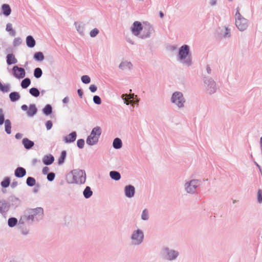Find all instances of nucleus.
Segmentation results:
<instances>
[{
  "label": "nucleus",
  "instance_id": "49",
  "mask_svg": "<svg viewBox=\"0 0 262 262\" xmlns=\"http://www.w3.org/2000/svg\"><path fill=\"white\" fill-rule=\"evenodd\" d=\"M99 31L97 28H94L90 31V35L91 37H96L99 33Z\"/></svg>",
  "mask_w": 262,
  "mask_h": 262
},
{
  "label": "nucleus",
  "instance_id": "41",
  "mask_svg": "<svg viewBox=\"0 0 262 262\" xmlns=\"http://www.w3.org/2000/svg\"><path fill=\"white\" fill-rule=\"evenodd\" d=\"M10 90V85L7 83L6 85H3L0 81V91L3 93H7Z\"/></svg>",
  "mask_w": 262,
  "mask_h": 262
},
{
  "label": "nucleus",
  "instance_id": "16",
  "mask_svg": "<svg viewBox=\"0 0 262 262\" xmlns=\"http://www.w3.org/2000/svg\"><path fill=\"white\" fill-rule=\"evenodd\" d=\"M37 112V108L35 104H31L29 105V108L27 111V115L29 117H33L36 114Z\"/></svg>",
  "mask_w": 262,
  "mask_h": 262
},
{
  "label": "nucleus",
  "instance_id": "50",
  "mask_svg": "<svg viewBox=\"0 0 262 262\" xmlns=\"http://www.w3.org/2000/svg\"><path fill=\"white\" fill-rule=\"evenodd\" d=\"M21 42V39L20 37H16L14 39L13 43L14 47H17L19 46Z\"/></svg>",
  "mask_w": 262,
  "mask_h": 262
},
{
  "label": "nucleus",
  "instance_id": "46",
  "mask_svg": "<svg viewBox=\"0 0 262 262\" xmlns=\"http://www.w3.org/2000/svg\"><path fill=\"white\" fill-rule=\"evenodd\" d=\"M141 219L143 221H147L149 219V212L147 209H144L141 214Z\"/></svg>",
  "mask_w": 262,
  "mask_h": 262
},
{
  "label": "nucleus",
  "instance_id": "22",
  "mask_svg": "<svg viewBox=\"0 0 262 262\" xmlns=\"http://www.w3.org/2000/svg\"><path fill=\"white\" fill-rule=\"evenodd\" d=\"M26 42L27 46L30 48L34 47L36 45V41L31 35H28L27 36Z\"/></svg>",
  "mask_w": 262,
  "mask_h": 262
},
{
  "label": "nucleus",
  "instance_id": "35",
  "mask_svg": "<svg viewBox=\"0 0 262 262\" xmlns=\"http://www.w3.org/2000/svg\"><path fill=\"white\" fill-rule=\"evenodd\" d=\"M5 123V129L7 134H10L11 133V122L9 119H6Z\"/></svg>",
  "mask_w": 262,
  "mask_h": 262
},
{
  "label": "nucleus",
  "instance_id": "2",
  "mask_svg": "<svg viewBox=\"0 0 262 262\" xmlns=\"http://www.w3.org/2000/svg\"><path fill=\"white\" fill-rule=\"evenodd\" d=\"M68 178L71 179L68 180L69 184H83L86 180V173L84 170L75 169L72 170L68 175Z\"/></svg>",
  "mask_w": 262,
  "mask_h": 262
},
{
  "label": "nucleus",
  "instance_id": "4",
  "mask_svg": "<svg viewBox=\"0 0 262 262\" xmlns=\"http://www.w3.org/2000/svg\"><path fill=\"white\" fill-rule=\"evenodd\" d=\"M202 77L204 86L206 93L210 95L214 94L217 89L215 81L212 77L207 76L205 74H203Z\"/></svg>",
  "mask_w": 262,
  "mask_h": 262
},
{
  "label": "nucleus",
  "instance_id": "18",
  "mask_svg": "<svg viewBox=\"0 0 262 262\" xmlns=\"http://www.w3.org/2000/svg\"><path fill=\"white\" fill-rule=\"evenodd\" d=\"M54 161V157L53 155L49 154L43 156L42 158V162L45 165H51Z\"/></svg>",
  "mask_w": 262,
  "mask_h": 262
},
{
  "label": "nucleus",
  "instance_id": "30",
  "mask_svg": "<svg viewBox=\"0 0 262 262\" xmlns=\"http://www.w3.org/2000/svg\"><path fill=\"white\" fill-rule=\"evenodd\" d=\"M110 177L112 179L115 181H119L121 179L120 173L115 170L111 171L110 172Z\"/></svg>",
  "mask_w": 262,
  "mask_h": 262
},
{
  "label": "nucleus",
  "instance_id": "17",
  "mask_svg": "<svg viewBox=\"0 0 262 262\" xmlns=\"http://www.w3.org/2000/svg\"><path fill=\"white\" fill-rule=\"evenodd\" d=\"M77 137V133L74 131L71 133L70 134L64 137V141L66 143H72L74 142Z\"/></svg>",
  "mask_w": 262,
  "mask_h": 262
},
{
  "label": "nucleus",
  "instance_id": "1",
  "mask_svg": "<svg viewBox=\"0 0 262 262\" xmlns=\"http://www.w3.org/2000/svg\"><path fill=\"white\" fill-rule=\"evenodd\" d=\"M177 60L180 63L187 67L192 64V56L190 50V47L187 45L182 46L179 49Z\"/></svg>",
  "mask_w": 262,
  "mask_h": 262
},
{
  "label": "nucleus",
  "instance_id": "52",
  "mask_svg": "<svg viewBox=\"0 0 262 262\" xmlns=\"http://www.w3.org/2000/svg\"><path fill=\"white\" fill-rule=\"evenodd\" d=\"M231 36L230 29L228 27H225V30L223 34L224 38H229Z\"/></svg>",
  "mask_w": 262,
  "mask_h": 262
},
{
  "label": "nucleus",
  "instance_id": "11",
  "mask_svg": "<svg viewBox=\"0 0 262 262\" xmlns=\"http://www.w3.org/2000/svg\"><path fill=\"white\" fill-rule=\"evenodd\" d=\"M34 221L32 217V215L30 214L28 209L26 210L23 215H22L18 221V225H25L30 224Z\"/></svg>",
  "mask_w": 262,
  "mask_h": 262
},
{
  "label": "nucleus",
  "instance_id": "3",
  "mask_svg": "<svg viewBox=\"0 0 262 262\" xmlns=\"http://www.w3.org/2000/svg\"><path fill=\"white\" fill-rule=\"evenodd\" d=\"M161 254L162 257L167 261L176 260L180 256V252L178 250L164 246L161 248Z\"/></svg>",
  "mask_w": 262,
  "mask_h": 262
},
{
  "label": "nucleus",
  "instance_id": "60",
  "mask_svg": "<svg viewBox=\"0 0 262 262\" xmlns=\"http://www.w3.org/2000/svg\"><path fill=\"white\" fill-rule=\"evenodd\" d=\"M209 5L211 6H214L216 5L217 0H209Z\"/></svg>",
  "mask_w": 262,
  "mask_h": 262
},
{
  "label": "nucleus",
  "instance_id": "56",
  "mask_svg": "<svg viewBox=\"0 0 262 262\" xmlns=\"http://www.w3.org/2000/svg\"><path fill=\"white\" fill-rule=\"evenodd\" d=\"M212 73V70L210 65L209 64H207L206 66L205 73L204 74H206H206H207L208 75H211Z\"/></svg>",
  "mask_w": 262,
  "mask_h": 262
},
{
  "label": "nucleus",
  "instance_id": "63",
  "mask_svg": "<svg viewBox=\"0 0 262 262\" xmlns=\"http://www.w3.org/2000/svg\"><path fill=\"white\" fill-rule=\"evenodd\" d=\"M18 185V182L17 181H13L11 184V187L12 188H15Z\"/></svg>",
  "mask_w": 262,
  "mask_h": 262
},
{
  "label": "nucleus",
  "instance_id": "7",
  "mask_svg": "<svg viewBox=\"0 0 262 262\" xmlns=\"http://www.w3.org/2000/svg\"><path fill=\"white\" fill-rule=\"evenodd\" d=\"M171 102L176 105L179 108L184 107L186 100L182 92L176 91L172 93L171 98Z\"/></svg>",
  "mask_w": 262,
  "mask_h": 262
},
{
  "label": "nucleus",
  "instance_id": "8",
  "mask_svg": "<svg viewBox=\"0 0 262 262\" xmlns=\"http://www.w3.org/2000/svg\"><path fill=\"white\" fill-rule=\"evenodd\" d=\"M201 181L192 179L185 182L184 188L185 191L189 194H193L196 192V188L200 185Z\"/></svg>",
  "mask_w": 262,
  "mask_h": 262
},
{
  "label": "nucleus",
  "instance_id": "5",
  "mask_svg": "<svg viewBox=\"0 0 262 262\" xmlns=\"http://www.w3.org/2000/svg\"><path fill=\"white\" fill-rule=\"evenodd\" d=\"M235 23L236 27L240 31L246 30L249 26V20L241 14L238 8L236 9L235 14Z\"/></svg>",
  "mask_w": 262,
  "mask_h": 262
},
{
  "label": "nucleus",
  "instance_id": "61",
  "mask_svg": "<svg viewBox=\"0 0 262 262\" xmlns=\"http://www.w3.org/2000/svg\"><path fill=\"white\" fill-rule=\"evenodd\" d=\"M35 187L33 189V192L34 193H37L38 191V190H39L40 186H39V184H38L35 185Z\"/></svg>",
  "mask_w": 262,
  "mask_h": 262
},
{
  "label": "nucleus",
  "instance_id": "15",
  "mask_svg": "<svg viewBox=\"0 0 262 262\" xmlns=\"http://www.w3.org/2000/svg\"><path fill=\"white\" fill-rule=\"evenodd\" d=\"M133 68V64L128 61H122L119 65V68L122 71H129Z\"/></svg>",
  "mask_w": 262,
  "mask_h": 262
},
{
  "label": "nucleus",
  "instance_id": "44",
  "mask_svg": "<svg viewBox=\"0 0 262 262\" xmlns=\"http://www.w3.org/2000/svg\"><path fill=\"white\" fill-rule=\"evenodd\" d=\"M30 94L33 97H37L40 95V92L37 88H32L29 90Z\"/></svg>",
  "mask_w": 262,
  "mask_h": 262
},
{
  "label": "nucleus",
  "instance_id": "29",
  "mask_svg": "<svg viewBox=\"0 0 262 262\" xmlns=\"http://www.w3.org/2000/svg\"><path fill=\"white\" fill-rule=\"evenodd\" d=\"M134 94H130L129 95L125 94L121 95V98L124 100V103L126 105H129L132 103V101H129L128 99H133L134 98Z\"/></svg>",
  "mask_w": 262,
  "mask_h": 262
},
{
  "label": "nucleus",
  "instance_id": "42",
  "mask_svg": "<svg viewBox=\"0 0 262 262\" xmlns=\"http://www.w3.org/2000/svg\"><path fill=\"white\" fill-rule=\"evenodd\" d=\"M10 184V178L9 177H5L1 182V185L3 188H7Z\"/></svg>",
  "mask_w": 262,
  "mask_h": 262
},
{
  "label": "nucleus",
  "instance_id": "27",
  "mask_svg": "<svg viewBox=\"0 0 262 262\" xmlns=\"http://www.w3.org/2000/svg\"><path fill=\"white\" fill-rule=\"evenodd\" d=\"M0 205L4 213L7 212L9 210L10 205L5 200L0 201Z\"/></svg>",
  "mask_w": 262,
  "mask_h": 262
},
{
  "label": "nucleus",
  "instance_id": "38",
  "mask_svg": "<svg viewBox=\"0 0 262 262\" xmlns=\"http://www.w3.org/2000/svg\"><path fill=\"white\" fill-rule=\"evenodd\" d=\"M67 156V151L66 150H62L61 152L60 157L58 160V164L59 165H62L64 163Z\"/></svg>",
  "mask_w": 262,
  "mask_h": 262
},
{
  "label": "nucleus",
  "instance_id": "14",
  "mask_svg": "<svg viewBox=\"0 0 262 262\" xmlns=\"http://www.w3.org/2000/svg\"><path fill=\"white\" fill-rule=\"evenodd\" d=\"M124 194L126 197L132 198L135 194V188L132 185H126L124 187Z\"/></svg>",
  "mask_w": 262,
  "mask_h": 262
},
{
  "label": "nucleus",
  "instance_id": "48",
  "mask_svg": "<svg viewBox=\"0 0 262 262\" xmlns=\"http://www.w3.org/2000/svg\"><path fill=\"white\" fill-rule=\"evenodd\" d=\"M81 80L84 84H88L91 82V78L88 75H83L81 77Z\"/></svg>",
  "mask_w": 262,
  "mask_h": 262
},
{
  "label": "nucleus",
  "instance_id": "26",
  "mask_svg": "<svg viewBox=\"0 0 262 262\" xmlns=\"http://www.w3.org/2000/svg\"><path fill=\"white\" fill-rule=\"evenodd\" d=\"M74 25L77 32L81 35H84V25L82 23L75 22Z\"/></svg>",
  "mask_w": 262,
  "mask_h": 262
},
{
  "label": "nucleus",
  "instance_id": "37",
  "mask_svg": "<svg viewBox=\"0 0 262 262\" xmlns=\"http://www.w3.org/2000/svg\"><path fill=\"white\" fill-rule=\"evenodd\" d=\"M6 30L9 32L12 36H14L16 34L15 31L12 28V25L11 23H8L6 25Z\"/></svg>",
  "mask_w": 262,
  "mask_h": 262
},
{
  "label": "nucleus",
  "instance_id": "45",
  "mask_svg": "<svg viewBox=\"0 0 262 262\" xmlns=\"http://www.w3.org/2000/svg\"><path fill=\"white\" fill-rule=\"evenodd\" d=\"M34 76L36 78H39L42 75V70L40 68H36L34 70Z\"/></svg>",
  "mask_w": 262,
  "mask_h": 262
},
{
  "label": "nucleus",
  "instance_id": "59",
  "mask_svg": "<svg viewBox=\"0 0 262 262\" xmlns=\"http://www.w3.org/2000/svg\"><path fill=\"white\" fill-rule=\"evenodd\" d=\"M49 171V167L47 166H45L43 168L42 171V173L45 175V174H48Z\"/></svg>",
  "mask_w": 262,
  "mask_h": 262
},
{
  "label": "nucleus",
  "instance_id": "19",
  "mask_svg": "<svg viewBox=\"0 0 262 262\" xmlns=\"http://www.w3.org/2000/svg\"><path fill=\"white\" fill-rule=\"evenodd\" d=\"M26 174V170L22 167H18L14 171V175L17 178H23Z\"/></svg>",
  "mask_w": 262,
  "mask_h": 262
},
{
  "label": "nucleus",
  "instance_id": "20",
  "mask_svg": "<svg viewBox=\"0 0 262 262\" xmlns=\"http://www.w3.org/2000/svg\"><path fill=\"white\" fill-rule=\"evenodd\" d=\"M22 144H23L25 148L28 150L31 149L34 145V142L27 138L23 139Z\"/></svg>",
  "mask_w": 262,
  "mask_h": 262
},
{
  "label": "nucleus",
  "instance_id": "54",
  "mask_svg": "<svg viewBox=\"0 0 262 262\" xmlns=\"http://www.w3.org/2000/svg\"><path fill=\"white\" fill-rule=\"evenodd\" d=\"M93 101L96 104H100L101 103V99L99 96L95 95L93 97Z\"/></svg>",
  "mask_w": 262,
  "mask_h": 262
},
{
  "label": "nucleus",
  "instance_id": "9",
  "mask_svg": "<svg viewBox=\"0 0 262 262\" xmlns=\"http://www.w3.org/2000/svg\"><path fill=\"white\" fill-rule=\"evenodd\" d=\"M154 32V29L152 25L148 23H144L143 26L142 33L140 35L139 37L143 39L149 38L151 34Z\"/></svg>",
  "mask_w": 262,
  "mask_h": 262
},
{
  "label": "nucleus",
  "instance_id": "53",
  "mask_svg": "<svg viewBox=\"0 0 262 262\" xmlns=\"http://www.w3.org/2000/svg\"><path fill=\"white\" fill-rule=\"evenodd\" d=\"M55 177V174L54 172H50L47 174V180L50 181L52 182L53 181Z\"/></svg>",
  "mask_w": 262,
  "mask_h": 262
},
{
  "label": "nucleus",
  "instance_id": "34",
  "mask_svg": "<svg viewBox=\"0 0 262 262\" xmlns=\"http://www.w3.org/2000/svg\"><path fill=\"white\" fill-rule=\"evenodd\" d=\"M52 107L50 104H47L42 109V112L46 116H49L52 113Z\"/></svg>",
  "mask_w": 262,
  "mask_h": 262
},
{
  "label": "nucleus",
  "instance_id": "33",
  "mask_svg": "<svg viewBox=\"0 0 262 262\" xmlns=\"http://www.w3.org/2000/svg\"><path fill=\"white\" fill-rule=\"evenodd\" d=\"M18 221L16 217H10L8 220V225L11 228L14 227L17 224L18 225Z\"/></svg>",
  "mask_w": 262,
  "mask_h": 262
},
{
  "label": "nucleus",
  "instance_id": "51",
  "mask_svg": "<svg viewBox=\"0 0 262 262\" xmlns=\"http://www.w3.org/2000/svg\"><path fill=\"white\" fill-rule=\"evenodd\" d=\"M77 145L79 148H80V149L83 148L84 147V139H78L77 141Z\"/></svg>",
  "mask_w": 262,
  "mask_h": 262
},
{
  "label": "nucleus",
  "instance_id": "28",
  "mask_svg": "<svg viewBox=\"0 0 262 262\" xmlns=\"http://www.w3.org/2000/svg\"><path fill=\"white\" fill-rule=\"evenodd\" d=\"M9 98L12 102H15L18 101L20 98V96L19 93L17 92H13L9 94Z\"/></svg>",
  "mask_w": 262,
  "mask_h": 262
},
{
  "label": "nucleus",
  "instance_id": "10",
  "mask_svg": "<svg viewBox=\"0 0 262 262\" xmlns=\"http://www.w3.org/2000/svg\"><path fill=\"white\" fill-rule=\"evenodd\" d=\"M28 210L34 221L41 220L43 216V210L41 207H37L34 209H28Z\"/></svg>",
  "mask_w": 262,
  "mask_h": 262
},
{
  "label": "nucleus",
  "instance_id": "23",
  "mask_svg": "<svg viewBox=\"0 0 262 262\" xmlns=\"http://www.w3.org/2000/svg\"><path fill=\"white\" fill-rule=\"evenodd\" d=\"M99 139L90 134L86 138V143L90 146L96 145L98 142Z\"/></svg>",
  "mask_w": 262,
  "mask_h": 262
},
{
  "label": "nucleus",
  "instance_id": "57",
  "mask_svg": "<svg viewBox=\"0 0 262 262\" xmlns=\"http://www.w3.org/2000/svg\"><path fill=\"white\" fill-rule=\"evenodd\" d=\"M53 126L52 122L51 120H48L46 122V126L47 130L51 129Z\"/></svg>",
  "mask_w": 262,
  "mask_h": 262
},
{
  "label": "nucleus",
  "instance_id": "36",
  "mask_svg": "<svg viewBox=\"0 0 262 262\" xmlns=\"http://www.w3.org/2000/svg\"><path fill=\"white\" fill-rule=\"evenodd\" d=\"M34 59L38 61H41L45 59V56L41 52H37L34 54Z\"/></svg>",
  "mask_w": 262,
  "mask_h": 262
},
{
  "label": "nucleus",
  "instance_id": "6",
  "mask_svg": "<svg viewBox=\"0 0 262 262\" xmlns=\"http://www.w3.org/2000/svg\"><path fill=\"white\" fill-rule=\"evenodd\" d=\"M144 237V232L141 229H137L134 230L130 236L132 245L133 246L141 245L143 242Z\"/></svg>",
  "mask_w": 262,
  "mask_h": 262
},
{
  "label": "nucleus",
  "instance_id": "31",
  "mask_svg": "<svg viewBox=\"0 0 262 262\" xmlns=\"http://www.w3.org/2000/svg\"><path fill=\"white\" fill-rule=\"evenodd\" d=\"M113 146L115 149H118L122 147V142L121 140L119 138H116L113 142Z\"/></svg>",
  "mask_w": 262,
  "mask_h": 262
},
{
  "label": "nucleus",
  "instance_id": "21",
  "mask_svg": "<svg viewBox=\"0 0 262 262\" xmlns=\"http://www.w3.org/2000/svg\"><path fill=\"white\" fill-rule=\"evenodd\" d=\"M101 133L102 129L101 127L100 126H97L92 129L90 134L91 135V136H94L95 137L99 139Z\"/></svg>",
  "mask_w": 262,
  "mask_h": 262
},
{
  "label": "nucleus",
  "instance_id": "13",
  "mask_svg": "<svg viewBox=\"0 0 262 262\" xmlns=\"http://www.w3.org/2000/svg\"><path fill=\"white\" fill-rule=\"evenodd\" d=\"M143 26H142V24L140 22L136 21L133 24V26L131 28V30L133 34L135 36H139L140 35V32L141 30H142Z\"/></svg>",
  "mask_w": 262,
  "mask_h": 262
},
{
  "label": "nucleus",
  "instance_id": "12",
  "mask_svg": "<svg viewBox=\"0 0 262 262\" xmlns=\"http://www.w3.org/2000/svg\"><path fill=\"white\" fill-rule=\"evenodd\" d=\"M12 71L14 76L17 78L20 79L25 77L26 72L23 68L15 66L13 67Z\"/></svg>",
  "mask_w": 262,
  "mask_h": 262
},
{
  "label": "nucleus",
  "instance_id": "24",
  "mask_svg": "<svg viewBox=\"0 0 262 262\" xmlns=\"http://www.w3.org/2000/svg\"><path fill=\"white\" fill-rule=\"evenodd\" d=\"M2 11L3 14L6 16H8L11 13V9L9 5L7 4H3L2 6Z\"/></svg>",
  "mask_w": 262,
  "mask_h": 262
},
{
  "label": "nucleus",
  "instance_id": "47",
  "mask_svg": "<svg viewBox=\"0 0 262 262\" xmlns=\"http://www.w3.org/2000/svg\"><path fill=\"white\" fill-rule=\"evenodd\" d=\"M5 121L4 111L2 108H0V125H2Z\"/></svg>",
  "mask_w": 262,
  "mask_h": 262
},
{
  "label": "nucleus",
  "instance_id": "25",
  "mask_svg": "<svg viewBox=\"0 0 262 262\" xmlns=\"http://www.w3.org/2000/svg\"><path fill=\"white\" fill-rule=\"evenodd\" d=\"M6 61L8 65L15 64L17 62V59L13 54H8L6 56Z\"/></svg>",
  "mask_w": 262,
  "mask_h": 262
},
{
  "label": "nucleus",
  "instance_id": "64",
  "mask_svg": "<svg viewBox=\"0 0 262 262\" xmlns=\"http://www.w3.org/2000/svg\"><path fill=\"white\" fill-rule=\"evenodd\" d=\"M23 135L22 134L18 133L15 135V137L17 139H20L23 137Z\"/></svg>",
  "mask_w": 262,
  "mask_h": 262
},
{
  "label": "nucleus",
  "instance_id": "62",
  "mask_svg": "<svg viewBox=\"0 0 262 262\" xmlns=\"http://www.w3.org/2000/svg\"><path fill=\"white\" fill-rule=\"evenodd\" d=\"M11 198V201L12 202H19V200L18 199V198H16V196H11L10 197Z\"/></svg>",
  "mask_w": 262,
  "mask_h": 262
},
{
  "label": "nucleus",
  "instance_id": "39",
  "mask_svg": "<svg viewBox=\"0 0 262 262\" xmlns=\"http://www.w3.org/2000/svg\"><path fill=\"white\" fill-rule=\"evenodd\" d=\"M24 225H19L18 224V228L20 230L21 234L23 235L26 236L29 233V230L28 228L24 227Z\"/></svg>",
  "mask_w": 262,
  "mask_h": 262
},
{
  "label": "nucleus",
  "instance_id": "55",
  "mask_svg": "<svg viewBox=\"0 0 262 262\" xmlns=\"http://www.w3.org/2000/svg\"><path fill=\"white\" fill-rule=\"evenodd\" d=\"M257 202L261 204L262 203V190L259 189L257 192Z\"/></svg>",
  "mask_w": 262,
  "mask_h": 262
},
{
  "label": "nucleus",
  "instance_id": "58",
  "mask_svg": "<svg viewBox=\"0 0 262 262\" xmlns=\"http://www.w3.org/2000/svg\"><path fill=\"white\" fill-rule=\"evenodd\" d=\"M89 89L91 92L95 93L97 90V87L95 84H91L89 87Z\"/></svg>",
  "mask_w": 262,
  "mask_h": 262
},
{
  "label": "nucleus",
  "instance_id": "32",
  "mask_svg": "<svg viewBox=\"0 0 262 262\" xmlns=\"http://www.w3.org/2000/svg\"><path fill=\"white\" fill-rule=\"evenodd\" d=\"M93 193L91 187L86 186L83 191V195L85 199H89L93 195Z\"/></svg>",
  "mask_w": 262,
  "mask_h": 262
},
{
  "label": "nucleus",
  "instance_id": "40",
  "mask_svg": "<svg viewBox=\"0 0 262 262\" xmlns=\"http://www.w3.org/2000/svg\"><path fill=\"white\" fill-rule=\"evenodd\" d=\"M30 84L31 80L29 78H26L21 81L20 85L23 89H27Z\"/></svg>",
  "mask_w": 262,
  "mask_h": 262
},
{
  "label": "nucleus",
  "instance_id": "43",
  "mask_svg": "<svg viewBox=\"0 0 262 262\" xmlns=\"http://www.w3.org/2000/svg\"><path fill=\"white\" fill-rule=\"evenodd\" d=\"M26 184L28 186H34L36 185V180L33 177H29L26 180Z\"/></svg>",
  "mask_w": 262,
  "mask_h": 262
}]
</instances>
